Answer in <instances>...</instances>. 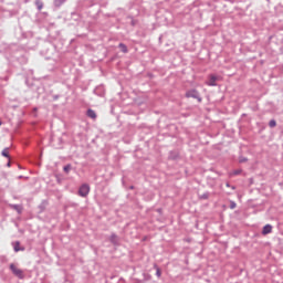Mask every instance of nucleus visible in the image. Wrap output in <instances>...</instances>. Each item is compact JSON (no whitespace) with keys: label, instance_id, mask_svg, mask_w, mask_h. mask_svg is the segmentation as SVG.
<instances>
[{"label":"nucleus","instance_id":"nucleus-17","mask_svg":"<svg viewBox=\"0 0 283 283\" xmlns=\"http://www.w3.org/2000/svg\"><path fill=\"white\" fill-rule=\"evenodd\" d=\"M111 238H112L113 241L116 240V235L115 234H113Z\"/></svg>","mask_w":283,"mask_h":283},{"label":"nucleus","instance_id":"nucleus-5","mask_svg":"<svg viewBox=\"0 0 283 283\" xmlns=\"http://www.w3.org/2000/svg\"><path fill=\"white\" fill-rule=\"evenodd\" d=\"M271 231H273V227L271 224H266L265 227H263L262 233L263 235H269Z\"/></svg>","mask_w":283,"mask_h":283},{"label":"nucleus","instance_id":"nucleus-2","mask_svg":"<svg viewBox=\"0 0 283 283\" xmlns=\"http://www.w3.org/2000/svg\"><path fill=\"white\" fill-rule=\"evenodd\" d=\"M186 98H196L198 103H202V97H200V92L196 88H191L186 92Z\"/></svg>","mask_w":283,"mask_h":283},{"label":"nucleus","instance_id":"nucleus-18","mask_svg":"<svg viewBox=\"0 0 283 283\" xmlns=\"http://www.w3.org/2000/svg\"><path fill=\"white\" fill-rule=\"evenodd\" d=\"M0 126H1V120H0Z\"/></svg>","mask_w":283,"mask_h":283},{"label":"nucleus","instance_id":"nucleus-3","mask_svg":"<svg viewBox=\"0 0 283 283\" xmlns=\"http://www.w3.org/2000/svg\"><path fill=\"white\" fill-rule=\"evenodd\" d=\"M220 78H222V77L210 74L208 76V81L206 82V85H208V87H216V85H218L216 82L220 81Z\"/></svg>","mask_w":283,"mask_h":283},{"label":"nucleus","instance_id":"nucleus-9","mask_svg":"<svg viewBox=\"0 0 283 283\" xmlns=\"http://www.w3.org/2000/svg\"><path fill=\"white\" fill-rule=\"evenodd\" d=\"M35 6H36L38 10H43V1L36 0Z\"/></svg>","mask_w":283,"mask_h":283},{"label":"nucleus","instance_id":"nucleus-6","mask_svg":"<svg viewBox=\"0 0 283 283\" xmlns=\"http://www.w3.org/2000/svg\"><path fill=\"white\" fill-rule=\"evenodd\" d=\"M87 116H88V118L96 119V112H94L93 109H88Z\"/></svg>","mask_w":283,"mask_h":283},{"label":"nucleus","instance_id":"nucleus-10","mask_svg":"<svg viewBox=\"0 0 283 283\" xmlns=\"http://www.w3.org/2000/svg\"><path fill=\"white\" fill-rule=\"evenodd\" d=\"M2 156H4V158H10V154L8 151V148L2 150Z\"/></svg>","mask_w":283,"mask_h":283},{"label":"nucleus","instance_id":"nucleus-12","mask_svg":"<svg viewBox=\"0 0 283 283\" xmlns=\"http://www.w3.org/2000/svg\"><path fill=\"white\" fill-rule=\"evenodd\" d=\"M269 125H270V127H275V125H277V123L274 119H272V120H270Z\"/></svg>","mask_w":283,"mask_h":283},{"label":"nucleus","instance_id":"nucleus-4","mask_svg":"<svg viewBox=\"0 0 283 283\" xmlns=\"http://www.w3.org/2000/svg\"><path fill=\"white\" fill-rule=\"evenodd\" d=\"M88 195H90V185L83 184L80 187L78 196H81V198H87Z\"/></svg>","mask_w":283,"mask_h":283},{"label":"nucleus","instance_id":"nucleus-14","mask_svg":"<svg viewBox=\"0 0 283 283\" xmlns=\"http://www.w3.org/2000/svg\"><path fill=\"white\" fill-rule=\"evenodd\" d=\"M239 163H247V158H240Z\"/></svg>","mask_w":283,"mask_h":283},{"label":"nucleus","instance_id":"nucleus-16","mask_svg":"<svg viewBox=\"0 0 283 283\" xmlns=\"http://www.w3.org/2000/svg\"><path fill=\"white\" fill-rule=\"evenodd\" d=\"M242 172V170H237V171H234V176H238V174H241Z\"/></svg>","mask_w":283,"mask_h":283},{"label":"nucleus","instance_id":"nucleus-15","mask_svg":"<svg viewBox=\"0 0 283 283\" xmlns=\"http://www.w3.org/2000/svg\"><path fill=\"white\" fill-rule=\"evenodd\" d=\"M231 209H235V202H232L230 206Z\"/></svg>","mask_w":283,"mask_h":283},{"label":"nucleus","instance_id":"nucleus-8","mask_svg":"<svg viewBox=\"0 0 283 283\" xmlns=\"http://www.w3.org/2000/svg\"><path fill=\"white\" fill-rule=\"evenodd\" d=\"M14 251H15V253H19V251H23V249H21V243H19V241H17L15 243H14Z\"/></svg>","mask_w":283,"mask_h":283},{"label":"nucleus","instance_id":"nucleus-1","mask_svg":"<svg viewBox=\"0 0 283 283\" xmlns=\"http://www.w3.org/2000/svg\"><path fill=\"white\" fill-rule=\"evenodd\" d=\"M10 271L18 277L19 280H23L25 277V274L23 273V270H21L17 264L11 263L10 264Z\"/></svg>","mask_w":283,"mask_h":283},{"label":"nucleus","instance_id":"nucleus-11","mask_svg":"<svg viewBox=\"0 0 283 283\" xmlns=\"http://www.w3.org/2000/svg\"><path fill=\"white\" fill-rule=\"evenodd\" d=\"M72 169V166L71 165H67V166H65L64 167V171L66 172V174H70V170Z\"/></svg>","mask_w":283,"mask_h":283},{"label":"nucleus","instance_id":"nucleus-7","mask_svg":"<svg viewBox=\"0 0 283 283\" xmlns=\"http://www.w3.org/2000/svg\"><path fill=\"white\" fill-rule=\"evenodd\" d=\"M118 48H119V50H122V52L124 54H127V52H128L127 45H125L124 43H119Z\"/></svg>","mask_w":283,"mask_h":283},{"label":"nucleus","instance_id":"nucleus-13","mask_svg":"<svg viewBox=\"0 0 283 283\" xmlns=\"http://www.w3.org/2000/svg\"><path fill=\"white\" fill-rule=\"evenodd\" d=\"M156 275H157V277H160V275H163V273L160 272L159 268H157Z\"/></svg>","mask_w":283,"mask_h":283}]
</instances>
